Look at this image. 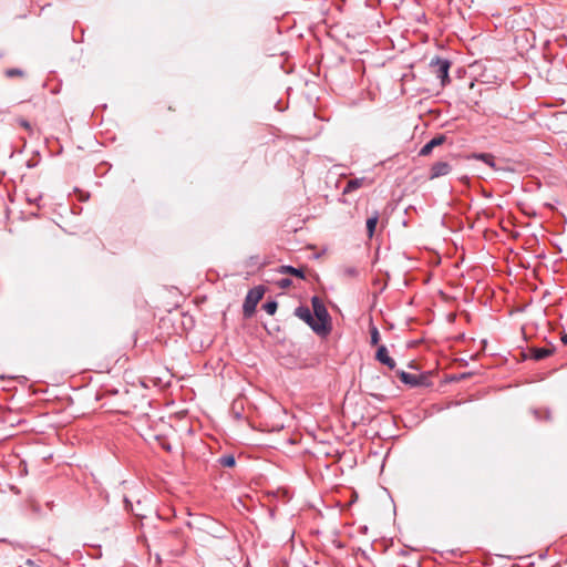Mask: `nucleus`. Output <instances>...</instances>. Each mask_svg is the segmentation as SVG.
<instances>
[{"label": "nucleus", "mask_w": 567, "mask_h": 567, "mask_svg": "<svg viewBox=\"0 0 567 567\" xmlns=\"http://www.w3.org/2000/svg\"><path fill=\"white\" fill-rule=\"evenodd\" d=\"M311 306L313 309L312 316L317 320V324H316V327L312 326V330L317 334H322V336L328 334L330 331V326H329L330 317H329L328 310H327L324 303L322 302L321 298H319L318 296H313L311 298Z\"/></svg>", "instance_id": "obj_1"}, {"label": "nucleus", "mask_w": 567, "mask_h": 567, "mask_svg": "<svg viewBox=\"0 0 567 567\" xmlns=\"http://www.w3.org/2000/svg\"><path fill=\"white\" fill-rule=\"evenodd\" d=\"M431 72L441 80V84L444 86L450 82L449 71L451 62L446 59L435 58L430 63Z\"/></svg>", "instance_id": "obj_2"}, {"label": "nucleus", "mask_w": 567, "mask_h": 567, "mask_svg": "<svg viewBox=\"0 0 567 567\" xmlns=\"http://www.w3.org/2000/svg\"><path fill=\"white\" fill-rule=\"evenodd\" d=\"M262 296H264V289L260 287L252 288L248 291V293L245 298V301H244V306H243L245 316L249 317L254 313V311H255L258 302L261 300Z\"/></svg>", "instance_id": "obj_3"}, {"label": "nucleus", "mask_w": 567, "mask_h": 567, "mask_svg": "<svg viewBox=\"0 0 567 567\" xmlns=\"http://www.w3.org/2000/svg\"><path fill=\"white\" fill-rule=\"evenodd\" d=\"M295 316L298 317L300 320L305 321L311 329L312 326L316 327L317 320L311 313V310L309 307L306 306H299L295 309Z\"/></svg>", "instance_id": "obj_4"}, {"label": "nucleus", "mask_w": 567, "mask_h": 567, "mask_svg": "<svg viewBox=\"0 0 567 567\" xmlns=\"http://www.w3.org/2000/svg\"><path fill=\"white\" fill-rule=\"evenodd\" d=\"M375 358L379 362L386 365L390 370H393L396 365L395 361L389 355L385 346H380L377 350Z\"/></svg>", "instance_id": "obj_5"}, {"label": "nucleus", "mask_w": 567, "mask_h": 567, "mask_svg": "<svg viewBox=\"0 0 567 567\" xmlns=\"http://www.w3.org/2000/svg\"><path fill=\"white\" fill-rule=\"evenodd\" d=\"M451 172V165L447 162H436L431 167L430 178L445 176Z\"/></svg>", "instance_id": "obj_6"}, {"label": "nucleus", "mask_w": 567, "mask_h": 567, "mask_svg": "<svg viewBox=\"0 0 567 567\" xmlns=\"http://www.w3.org/2000/svg\"><path fill=\"white\" fill-rule=\"evenodd\" d=\"M398 374L403 383L409 384L411 386H417L423 384V380L425 379L422 375L412 374L405 371H400Z\"/></svg>", "instance_id": "obj_7"}, {"label": "nucleus", "mask_w": 567, "mask_h": 567, "mask_svg": "<svg viewBox=\"0 0 567 567\" xmlns=\"http://www.w3.org/2000/svg\"><path fill=\"white\" fill-rule=\"evenodd\" d=\"M445 141L444 135H437L433 137L431 141H429L421 150H420V156H427L431 154L434 147L443 144Z\"/></svg>", "instance_id": "obj_8"}, {"label": "nucleus", "mask_w": 567, "mask_h": 567, "mask_svg": "<svg viewBox=\"0 0 567 567\" xmlns=\"http://www.w3.org/2000/svg\"><path fill=\"white\" fill-rule=\"evenodd\" d=\"M553 353V349L549 348H533L530 349V357L534 360H543Z\"/></svg>", "instance_id": "obj_9"}, {"label": "nucleus", "mask_w": 567, "mask_h": 567, "mask_svg": "<svg viewBox=\"0 0 567 567\" xmlns=\"http://www.w3.org/2000/svg\"><path fill=\"white\" fill-rule=\"evenodd\" d=\"M378 221H379L378 212H374L373 215L367 219V233H368L369 238L373 237Z\"/></svg>", "instance_id": "obj_10"}, {"label": "nucleus", "mask_w": 567, "mask_h": 567, "mask_svg": "<svg viewBox=\"0 0 567 567\" xmlns=\"http://www.w3.org/2000/svg\"><path fill=\"white\" fill-rule=\"evenodd\" d=\"M365 179L364 178H353V179H350L344 189H343V194H349L355 189H359L360 187L363 186Z\"/></svg>", "instance_id": "obj_11"}, {"label": "nucleus", "mask_w": 567, "mask_h": 567, "mask_svg": "<svg viewBox=\"0 0 567 567\" xmlns=\"http://www.w3.org/2000/svg\"><path fill=\"white\" fill-rule=\"evenodd\" d=\"M279 272L280 274H290V275H293V276H296L298 278H301V279L305 278L303 270L300 269V268H295L292 266H281L279 268Z\"/></svg>", "instance_id": "obj_12"}, {"label": "nucleus", "mask_w": 567, "mask_h": 567, "mask_svg": "<svg viewBox=\"0 0 567 567\" xmlns=\"http://www.w3.org/2000/svg\"><path fill=\"white\" fill-rule=\"evenodd\" d=\"M476 159L482 161L492 168H495V162L493 155L488 153H480L474 156Z\"/></svg>", "instance_id": "obj_13"}, {"label": "nucleus", "mask_w": 567, "mask_h": 567, "mask_svg": "<svg viewBox=\"0 0 567 567\" xmlns=\"http://www.w3.org/2000/svg\"><path fill=\"white\" fill-rule=\"evenodd\" d=\"M262 307L268 315L272 316L276 313L278 305L276 301H268Z\"/></svg>", "instance_id": "obj_14"}, {"label": "nucleus", "mask_w": 567, "mask_h": 567, "mask_svg": "<svg viewBox=\"0 0 567 567\" xmlns=\"http://www.w3.org/2000/svg\"><path fill=\"white\" fill-rule=\"evenodd\" d=\"M6 76L7 78H16V76H19V78H22L24 75V72L21 70V69H8L6 70Z\"/></svg>", "instance_id": "obj_15"}, {"label": "nucleus", "mask_w": 567, "mask_h": 567, "mask_svg": "<svg viewBox=\"0 0 567 567\" xmlns=\"http://www.w3.org/2000/svg\"><path fill=\"white\" fill-rule=\"evenodd\" d=\"M220 464L227 467L235 465V458L231 455H226L220 458Z\"/></svg>", "instance_id": "obj_16"}, {"label": "nucleus", "mask_w": 567, "mask_h": 567, "mask_svg": "<svg viewBox=\"0 0 567 567\" xmlns=\"http://www.w3.org/2000/svg\"><path fill=\"white\" fill-rule=\"evenodd\" d=\"M292 281L289 279V278H282L280 280L277 281V285L279 286V288L281 289H287L291 286Z\"/></svg>", "instance_id": "obj_17"}, {"label": "nucleus", "mask_w": 567, "mask_h": 567, "mask_svg": "<svg viewBox=\"0 0 567 567\" xmlns=\"http://www.w3.org/2000/svg\"><path fill=\"white\" fill-rule=\"evenodd\" d=\"M379 340H380V333L377 328H373V330L371 331V343L378 344Z\"/></svg>", "instance_id": "obj_18"}, {"label": "nucleus", "mask_w": 567, "mask_h": 567, "mask_svg": "<svg viewBox=\"0 0 567 567\" xmlns=\"http://www.w3.org/2000/svg\"><path fill=\"white\" fill-rule=\"evenodd\" d=\"M18 124H19L21 127H23L24 130H27V131L31 132V124H30L27 120H24V118H19V120H18Z\"/></svg>", "instance_id": "obj_19"}, {"label": "nucleus", "mask_w": 567, "mask_h": 567, "mask_svg": "<svg viewBox=\"0 0 567 567\" xmlns=\"http://www.w3.org/2000/svg\"><path fill=\"white\" fill-rule=\"evenodd\" d=\"M346 274L351 276V277H355L358 275V270L355 268H353V267L347 268L346 269Z\"/></svg>", "instance_id": "obj_20"}, {"label": "nucleus", "mask_w": 567, "mask_h": 567, "mask_svg": "<svg viewBox=\"0 0 567 567\" xmlns=\"http://www.w3.org/2000/svg\"><path fill=\"white\" fill-rule=\"evenodd\" d=\"M561 342H563L564 344H567V333H565V334H563V336H561Z\"/></svg>", "instance_id": "obj_21"}]
</instances>
